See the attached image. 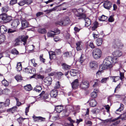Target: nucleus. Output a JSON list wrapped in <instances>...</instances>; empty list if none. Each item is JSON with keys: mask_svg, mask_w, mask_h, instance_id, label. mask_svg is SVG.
<instances>
[{"mask_svg": "<svg viewBox=\"0 0 126 126\" xmlns=\"http://www.w3.org/2000/svg\"><path fill=\"white\" fill-rule=\"evenodd\" d=\"M117 62V58L108 57L105 59L102 64L100 66V68L103 70L110 69Z\"/></svg>", "mask_w": 126, "mask_h": 126, "instance_id": "obj_1", "label": "nucleus"}, {"mask_svg": "<svg viewBox=\"0 0 126 126\" xmlns=\"http://www.w3.org/2000/svg\"><path fill=\"white\" fill-rule=\"evenodd\" d=\"M102 55L101 50L99 48H95L93 51L92 55L94 59H98L100 58Z\"/></svg>", "mask_w": 126, "mask_h": 126, "instance_id": "obj_2", "label": "nucleus"}, {"mask_svg": "<svg viewBox=\"0 0 126 126\" xmlns=\"http://www.w3.org/2000/svg\"><path fill=\"white\" fill-rule=\"evenodd\" d=\"M12 17L10 16H7L5 14H3L0 15V22H7L10 21L12 19Z\"/></svg>", "mask_w": 126, "mask_h": 126, "instance_id": "obj_3", "label": "nucleus"}, {"mask_svg": "<svg viewBox=\"0 0 126 126\" xmlns=\"http://www.w3.org/2000/svg\"><path fill=\"white\" fill-rule=\"evenodd\" d=\"M83 11V9L80 8L76 10L75 13V16L80 17V18H84L86 17V16L85 14L83 13L82 12Z\"/></svg>", "mask_w": 126, "mask_h": 126, "instance_id": "obj_4", "label": "nucleus"}, {"mask_svg": "<svg viewBox=\"0 0 126 126\" xmlns=\"http://www.w3.org/2000/svg\"><path fill=\"white\" fill-rule=\"evenodd\" d=\"M123 46V45L122 43L117 40H115L113 44V47L115 48L121 49Z\"/></svg>", "mask_w": 126, "mask_h": 126, "instance_id": "obj_5", "label": "nucleus"}, {"mask_svg": "<svg viewBox=\"0 0 126 126\" xmlns=\"http://www.w3.org/2000/svg\"><path fill=\"white\" fill-rule=\"evenodd\" d=\"M89 86V82L87 81L83 80L80 83V87L82 88L85 89L88 88Z\"/></svg>", "mask_w": 126, "mask_h": 126, "instance_id": "obj_6", "label": "nucleus"}, {"mask_svg": "<svg viewBox=\"0 0 126 126\" xmlns=\"http://www.w3.org/2000/svg\"><path fill=\"white\" fill-rule=\"evenodd\" d=\"M103 5L105 8L108 9H110L112 6L111 2L108 1H105L104 2Z\"/></svg>", "mask_w": 126, "mask_h": 126, "instance_id": "obj_7", "label": "nucleus"}, {"mask_svg": "<svg viewBox=\"0 0 126 126\" xmlns=\"http://www.w3.org/2000/svg\"><path fill=\"white\" fill-rule=\"evenodd\" d=\"M20 23L18 20L16 19L13 20L12 22L11 26L13 28H16L18 25Z\"/></svg>", "mask_w": 126, "mask_h": 126, "instance_id": "obj_8", "label": "nucleus"}, {"mask_svg": "<svg viewBox=\"0 0 126 126\" xmlns=\"http://www.w3.org/2000/svg\"><path fill=\"white\" fill-rule=\"evenodd\" d=\"M39 95L41 98H43L45 99L48 98L49 96L48 94V93H45V92L44 91H43Z\"/></svg>", "mask_w": 126, "mask_h": 126, "instance_id": "obj_9", "label": "nucleus"}, {"mask_svg": "<svg viewBox=\"0 0 126 126\" xmlns=\"http://www.w3.org/2000/svg\"><path fill=\"white\" fill-rule=\"evenodd\" d=\"M58 94V91L56 90H52L50 93L51 96L54 98L56 97Z\"/></svg>", "mask_w": 126, "mask_h": 126, "instance_id": "obj_10", "label": "nucleus"}, {"mask_svg": "<svg viewBox=\"0 0 126 126\" xmlns=\"http://www.w3.org/2000/svg\"><path fill=\"white\" fill-rule=\"evenodd\" d=\"M71 85L73 89L77 87L79 85L78 79H76L74 80L72 83Z\"/></svg>", "mask_w": 126, "mask_h": 126, "instance_id": "obj_11", "label": "nucleus"}, {"mask_svg": "<svg viewBox=\"0 0 126 126\" xmlns=\"http://www.w3.org/2000/svg\"><path fill=\"white\" fill-rule=\"evenodd\" d=\"M52 81V78L50 77H46L44 80L45 82L48 85H50L51 84Z\"/></svg>", "mask_w": 126, "mask_h": 126, "instance_id": "obj_12", "label": "nucleus"}, {"mask_svg": "<svg viewBox=\"0 0 126 126\" xmlns=\"http://www.w3.org/2000/svg\"><path fill=\"white\" fill-rule=\"evenodd\" d=\"M113 55L115 57H114L116 58L115 57H119L122 54L121 51L119 50H117L115 51L112 53Z\"/></svg>", "mask_w": 126, "mask_h": 126, "instance_id": "obj_13", "label": "nucleus"}, {"mask_svg": "<svg viewBox=\"0 0 126 126\" xmlns=\"http://www.w3.org/2000/svg\"><path fill=\"white\" fill-rule=\"evenodd\" d=\"M7 31V28L4 25H2L0 27V31L1 33H5Z\"/></svg>", "mask_w": 126, "mask_h": 126, "instance_id": "obj_14", "label": "nucleus"}, {"mask_svg": "<svg viewBox=\"0 0 126 126\" xmlns=\"http://www.w3.org/2000/svg\"><path fill=\"white\" fill-rule=\"evenodd\" d=\"M90 66L92 68H95L97 67L98 65L96 62L93 61L90 62Z\"/></svg>", "mask_w": 126, "mask_h": 126, "instance_id": "obj_15", "label": "nucleus"}, {"mask_svg": "<svg viewBox=\"0 0 126 126\" xmlns=\"http://www.w3.org/2000/svg\"><path fill=\"white\" fill-rule=\"evenodd\" d=\"M70 22V21L69 18L68 17H66L65 19L63 20V25L66 26Z\"/></svg>", "mask_w": 126, "mask_h": 126, "instance_id": "obj_16", "label": "nucleus"}, {"mask_svg": "<svg viewBox=\"0 0 126 126\" xmlns=\"http://www.w3.org/2000/svg\"><path fill=\"white\" fill-rule=\"evenodd\" d=\"M28 36H24V35L21 36L20 38L21 40L24 42L23 44L24 45H25L26 43V42L27 39L28 38Z\"/></svg>", "mask_w": 126, "mask_h": 126, "instance_id": "obj_17", "label": "nucleus"}, {"mask_svg": "<svg viewBox=\"0 0 126 126\" xmlns=\"http://www.w3.org/2000/svg\"><path fill=\"white\" fill-rule=\"evenodd\" d=\"M118 119L115 118L114 119H112V118H109L105 120H102L103 121V122L104 123H108L109 122H113L117 120Z\"/></svg>", "mask_w": 126, "mask_h": 126, "instance_id": "obj_18", "label": "nucleus"}, {"mask_svg": "<svg viewBox=\"0 0 126 126\" xmlns=\"http://www.w3.org/2000/svg\"><path fill=\"white\" fill-rule=\"evenodd\" d=\"M83 18L85 21V26L88 27L91 24V20L89 18L85 17Z\"/></svg>", "mask_w": 126, "mask_h": 126, "instance_id": "obj_19", "label": "nucleus"}, {"mask_svg": "<svg viewBox=\"0 0 126 126\" xmlns=\"http://www.w3.org/2000/svg\"><path fill=\"white\" fill-rule=\"evenodd\" d=\"M55 109L57 112L60 113L63 110V107L61 106H57L55 107Z\"/></svg>", "mask_w": 126, "mask_h": 126, "instance_id": "obj_20", "label": "nucleus"}, {"mask_svg": "<svg viewBox=\"0 0 126 126\" xmlns=\"http://www.w3.org/2000/svg\"><path fill=\"white\" fill-rule=\"evenodd\" d=\"M17 108L16 107H13L11 108L8 109L7 111L8 112L13 113L16 110Z\"/></svg>", "mask_w": 126, "mask_h": 126, "instance_id": "obj_21", "label": "nucleus"}, {"mask_svg": "<svg viewBox=\"0 0 126 126\" xmlns=\"http://www.w3.org/2000/svg\"><path fill=\"white\" fill-rule=\"evenodd\" d=\"M22 26L24 28H26L28 27L29 25L28 22L25 20H22L21 21Z\"/></svg>", "mask_w": 126, "mask_h": 126, "instance_id": "obj_22", "label": "nucleus"}, {"mask_svg": "<svg viewBox=\"0 0 126 126\" xmlns=\"http://www.w3.org/2000/svg\"><path fill=\"white\" fill-rule=\"evenodd\" d=\"M97 104L96 101L94 99H92L91 100L90 102V105L92 107L95 106Z\"/></svg>", "mask_w": 126, "mask_h": 126, "instance_id": "obj_23", "label": "nucleus"}, {"mask_svg": "<svg viewBox=\"0 0 126 126\" xmlns=\"http://www.w3.org/2000/svg\"><path fill=\"white\" fill-rule=\"evenodd\" d=\"M78 72V71L77 70L74 69H72L69 72V73L71 76H76Z\"/></svg>", "mask_w": 126, "mask_h": 126, "instance_id": "obj_24", "label": "nucleus"}, {"mask_svg": "<svg viewBox=\"0 0 126 126\" xmlns=\"http://www.w3.org/2000/svg\"><path fill=\"white\" fill-rule=\"evenodd\" d=\"M62 65L63 68L65 70H68L71 68V66L68 65L65 63L62 64Z\"/></svg>", "mask_w": 126, "mask_h": 126, "instance_id": "obj_25", "label": "nucleus"}, {"mask_svg": "<svg viewBox=\"0 0 126 126\" xmlns=\"http://www.w3.org/2000/svg\"><path fill=\"white\" fill-rule=\"evenodd\" d=\"M31 78H34L36 79H43L44 78V77L43 76L41 75H40L36 74L35 75L32 76Z\"/></svg>", "mask_w": 126, "mask_h": 126, "instance_id": "obj_26", "label": "nucleus"}, {"mask_svg": "<svg viewBox=\"0 0 126 126\" xmlns=\"http://www.w3.org/2000/svg\"><path fill=\"white\" fill-rule=\"evenodd\" d=\"M102 41L103 40L102 38H99L97 39L96 40L97 45L98 46L101 45L102 44Z\"/></svg>", "mask_w": 126, "mask_h": 126, "instance_id": "obj_27", "label": "nucleus"}, {"mask_svg": "<svg viewBox=\"0 0 126 126\" xmlns=\"http://www.w3.org/2000/svg\"><path fill=\"white\" fill-rule=\"evenodd\" d=\"M16 68L17 71H20L22 70V65L20 63H17Z\"/></svg>", "mask_w": 126, "mask_h": 126, "instance_id": "obj_28", "label": "nucleus"}, {"mask_svg": "<svg viewBox=\"0 0 126 126\" xmlns=\"http://www.w3.org/2000/svg\"><path fill=\"white\" fill-rule=\"evenodd\" d=\"M67 119L70 122V124L68 125V126H74L73 123L75 122V121L72 120L70 117L68 118Z\"/></svg>", "mask_w": 126, "mask_h": 126, "instance_id": "obj_29", "label": "nucleus"}, {"mask_svg": "<svg viewBox=\"0 0 126 126\" xmlns=\"http://www.w3.org/2000/svg\"><path fill=\"white\" fill-rule=\"evenodd\" d=\"M63 55L65 57H69L72 56V53L71 52H67L64 53L63 54Z\"/></svg>", "mask_w": 126, "mask_h": 126, "instance_id": "obj_30", "label": "nucleus"}, {"mask_svg": "<svg viewBox=\"0 0 126 126\" xmlns=\"http://www.w3.org/2000/svg\"><path fill=\"white\" fill-rule=\"evenodd\" d=\"M9 10L8 6H6L2 7L1 9V11L2 12L5 13L7 12Z\"/></svg>", "mask_w": 126, "mask_h": 126, "instance_id": "obj_31", "label": "nucleus"}, {"mask_svg": "<svg viewBox=\"0 0 126 126\" xmlns=\"http://www.w3.org/2000/svg\"><path fill=\"white\" fill-rule=\"evenodd\" d=\"M80 45L81 42H78L76 43V49L77 50L79 51L81 50Z\"/></svg>", "mask_w": 126, "mask_h": 126, "instance_id": "obj_32", "label": "nucleus"}, {"mask_svg": "<svg viewBox=\"0 0 126 126\" xmlns=\"http://www.w3.org/2000/svg\"><path fill=\"white\" fill-rule=\"evenodd\" d=\"M24 88L27 91H30L32 90V88L30 84H28L24 86Z\"/></svg>", "mask_w": 126, "mask_h": 126, "instance_id": "obj_33", "label": "nucleus"}, {"mask_svg": "<svg viewBox=\"0 0 126 126\" xmlns=\"http://www.w3.org/2000/svg\"><path fill=\"white\" fill-rule=\"evenodd\" d=\"M124 105L123 104H120V106L119 108L115 112V113H116L117 114H119V113L117 112L118 111H121L123 110L124 109V107H123Z\"/></svg>", "mask_w": 126, "mask_h": 126, "instance_id": "obj_34", "label": "nucleus"}, {"mask_svg": "<svg viewBox=\"0 0 126 126\" xmlns=\"http://www.w3.org/2000/svg\"><path fill=\"white\" fill-rule=\"evenodd\" d=\"M10 99H7L6 100L5 102H4V106L6 107L10 105Z\"/></svg>", "mask_w": 126, "mask_h": 126, "instance_id": "obj_35", "label": "nucleus"}, {"mask_svg": "<svg viewBox=\"0 0 126 126\" xmlns=\"http://www.w3.org/2000/svg\"><path fill=\"white\" fill-rule=\"evenodd\" d=\"M42 89V88L41 86H39L38 87H37L34 88V90L36 92H40Z\"/></svg>", "mask_w": 126, "mask_h": 126, "instance_id": "obj_36", "label": "nucleus"}, {"mask_svg": "<svg viewBox=\"0 0 126 126\" xmlns=\"http://www.w3.org/2000/svg\"><path fill=\"white\" fill-rule=\"evenodd\" d=\"M38 32L41 33H45L46 32V30L44 29H42L41 28H39L38 29Z\"/></svg>", "mask_w": 126, "mask_h": 126, "instance_id": "obj_37", "label": "nucleus"}, {"mask_svg": "<svg viewBox=\"0 0 126 126\" xmlns=\"http://www.w3.org/2000/svg\"><path fill=\"white\" fill-rule=\"evenodd\" d=\"M47 35L48 37H54L55 35L53 31H51L48 32L47 33Z\"/></svg>", "mask_w": 126, "mask_h": 126, "instance_id": "obj_38", "label": "nucleus"}, {"mask_svg": "<svg viewBox=\"0 0 126 126\" xmlns=\"http://www.w3.org/2000/svg\"><path fill=\"white\" fill-rule=\"evenodd\" d=\"M107 17L104 15H103L99 19L100 21H105L107 19Z\"/></svg>", "mask_w": 126, "mask_h": 126, "instance_id": "obj_39", "label": "nucleus"}, {"mask_svg": "<svg viewBox=\"0 0 126 126\" xmlns=\"http://www.w3.org/2000/svg\"><path fill=\"white\" fill-rule=\"evenodd\" d=\"M35 59H33L30 60V61L33 64V65L34 67H36L37 66V64L35 63Z\"/></svg>", "mask_w": 126, "mask_h": 126, "instance_id": "obj_40", "label": "nucleus"}, {"mask_svg": "<svg viewBox=\"0 0 126 126\" xmlns=\"http://www.w3.org/2000/svg\"><path fill=\"white\" fill-rule=\"evenodd\" d=\"M84 56L83 55H82L80 57V59L79 60V61L80 63H83L85 59V58L84 57Z\"/></svg>", "mask_w": 126, "mask_h": 126, "instance_id": "obj_41", "label": "nucleus"}, {"mask_svg": "<svg viewBox=\"0 0 126 126\" xmlns=\"http://www.w3.org/2000/svg\"><path fill=\"white\" fill-rule=\"evenodd\" d=\"M120 118L122 120H126V112L124 113L120 116Z\"/></svg>", "mask_w": 126, "mask_h": 126, "instance_id": "obj_42", "label": "nucleus"}, {"mask_svg": "<svg viewBox=\"0 0 126 126\" xmlns=\"http://www.w3.org/2000/svg\"><path fill=\"white\" fill-rule=\"evenodd\" d=\"M2 83L5 86H7L9 84V82L5 79L3 80Z\"/></svg>", "mask_w": 126, "mask_h": 126, "instance_id": "obj_43", "label": "nucleus"}, {"mask_svg": "<svg viewBox=\"0 0 126 126\" xmlns=\"http://www.w3.org/2000/svg\"><path fill=\"white\" fill-rule=\"evenodd\" d=\"M92 112L93 114H97L100 111V110L96 108H95L92 110Z\"/></svg>", "mask_w": 126, "mask_h": 126, "instance_id": "obj_44", "label": "nucleus"}, {"mask_svg": "<svg viewBox=\"0 0 126 126\" xmlns=\"http://www.w3.org/2000/svg\"><path fill=\"white\" fill-rule=\"evenodd\" d=\"M55 53L54 52L52 51H51L49 52V57L50 59H52L53 57V56L55 55Z\"/></svg>", "mask_w": 126, "mask_h": 126, "instance_id": "obj_45", "label": "nucleus"}, {"mask_svg": "<svg viewBox=\"0 0 126 126\" xmlns=\"http://www.w3.org/2000/svg\"><path fill=\"white\" fill-rule=\"evenodd\" d=\"M40 116L37 117L35 116H33V120L35 121H37L39 122Z\"/></svg>", "mask_w": 126, "mask_h": 126, "instance_id": "obj_46", "label": "nucleus"}, {"mask_svg": "<svg viewBox=\"0 0 126 126\" xmlns=\"http://www.w3.org/2000/svg\"><path fill=\"white\" fill-rule=\"evenodd\" d=\"M60 85L59 81H57L56 82L55 85L54 87V88L55 89H57L59 88L60 87Z\"/></svg>", "mask_w": 126, "mask_h": 126, "instance_id": "obj_47", "label": "nucleus"}, {"mask_svg": "<svg viewBox=\"0 0 126 126\" xmlns=\"http://www.w3.org/2000/svg\"><path fill=\"white\" fill-rule=\"evenodd\" d=\"M25 71L28 73H30V74H32L33 73L32 70L31 69H29L26 68H25Z\"/></svg>", "mask_w": 126, "mask_h": 126, "instance_id": "obj_48", "label": "nucleus"}, {"mask_svg": "<svg viewBox=\"0 0 126 126\" xmlns=\"http://www.w3.org/2000/svg\"><path fill=\"white\" fill-rule=\"evenodd\" d=\"M15 78L17 81H20V80H21L22 79L20 75L16 76L15 77Z\"/></svg>", "mask_w": 126, "mask_h": 126, "instance_id": "obj_49", "label": "nucleus"}, {"mask_svg": "<svg viewBox=\"0 0 126 126\" xmlns=\"http://www.w3.org/2000/svg\"><path fill=\"white\" fill-rule=\"evenodd\" d=\"M91 95L92 97L95 98L97 96V94L94 92H93L91 93Z\"/></svg>", "mask_w": 126, "mask_h": 126, "instance_id": "obj_50", "label": "nucleus"}, {"mask_svg": "<svg viewBox=\"0 0 126 126\" xmlns=\"http://www.w3.org/2000/svg\"><path fill=\"white\" fill-rule=\"evenodd\" d=\"M43 54H41L39 57V59L40 61L44 63L45 62V59L43 57Z\"/></svg>", "mask_w": 126, "mask_h": 126, "instance_id": "obj_51", "label": "nucleus"}, {"mask_svg": "<svg viewBox=\"0 0 126 126\" xmlns=\"http://www.w3.org/2000/svg\"><path fill=\"white\" fill-rule=\"evenodd\" d=\"M109 79L108 78H103L101 80V82L102 83L106 82L107 80Z\"/></svg>", "mask_w": 126, "mask_h": 126, "instance_id": "obj_52", "label": "nucleus"}, {"mask_svg": "<svg viewBox=\"0 0 126 126\" xmlns=\"http://www.w3.org/2000/svg\"><path fill=\"white\" fill-rule=\"evenodd\" d=\"M24 1L26 4L28 5L31 4L33 2L32 0H24Z\"/></svg>", "mask_w": 126, "mask_h": 126, "instance_id": "obj_53", "label": "nucleus"}, {"mask_svg": "<svg viewBox=\"0 0 126 126\" xmlns=\"http://www.w3.org/2000/svg\"><path fill=\"white\" fill-rule=\"evenodd\" d=\"M114 19L113 18V16H110L108 19L109 21L110 22H112L114 21Z\"/></svg>", "mask_w": 126, "mask_h": 126, "instance_id": "obj_54", "label": "nucleus"}, {"mask_svg": "<svg viewBox=\"0 0 126 126\" xmlns=\"http://www.w3.org/2000/svg\"><path fill=\"white\" fill-rule=\"evenodd\" d=\"M17 2V0H11L10 1V4L11 5H13L16 3Z\"/></svg>", "mask_w": 126, "mask_h": 126, "instance_id": "obj_55", "label": "nucleus"}, {"mask_svg": "<svg viewBox=\"0 0 126 126\" xmlns=\"http://www.w3.org/2000/svg\"><path fill=\"white\" fill-rule=\"evenodd\" d=\"M16 31V30H13L11 29H9L8 30V33H12Z\"/></svg>", "mask_w": 126, "mask_h": 126, "instance_id": "obj_56", "label": "nucleus"}, {"mask_svg": "<svg viewBox=\"0 0 126 126\" xmlns=\"http://www.w3.org/2000/svg\"><path fill=\"white\" fill-rule=\"evenodd\" d=\"M25 4H26V3L24 1V0H23V1H20L18 3V4L20 6H22Z\"/></svg>", "mask_w": 126, "mask_h": 126, "instance_id": "obj_57", "label": "nucleus"}, {"mask_svg": "<svg viewBox=\"0 0 126 126\" xmlns=\"http://www.w3.org/2000/svg\"><path fill=\"white\" fill-rule=\"evenodd\" d=\"M89 46L92 48H94L95 47L94 46L93 42H90L89 45Z\"/></svg>", "mask_w": 126, "mask_h": 126, "instance_id": "obj_58", "label": "nucleus"}, {"mask_svg": "<svg viewBox=\"0 0 126 126\" xmlns=\"http://www.w3.org/2000/svg\"><path fill=\"white\" fill-rule=\"evenodd\" d=\"M54 10V8H53L52 9L47 10L45 11V12L47 13H50Z\"/></svg>", "mask_w": 126, "mask_h": 126, "instance_id": "obj_59", "label": "nucleus"}, {"mask_svg": "<svg viewBox=\"0 0 126 126\" xmlns=\"http://www.w3.org/2000/svg\"><path fill=\"white\" fill-rule=\"evenodd\" d=\"M5 39L4 36H3V37H1V36H0V42L1 43L4 41Z\"/></svg>", "mask_w": 126, "mask_h": 126, "instance_id": "obj_60", "label": "nucleus"}, {"mask_svg": "<svg viewBox=\"0 0 126 126\" xmlns=\"http://www.w3.org/2000/svg\"><path fill=\"white\" fill-rule=\"evenodd\" d=\"M56 24L60 25H63V20H61L57 22Z\"/></svg>", "mask_w": 126, "mask_h": 126, "instance_id": "obj_61", "label": "nucleus"}, {"mask_svg": "<svg viewBox=\"0 0 126 126\" xmlns=\"http://www.w3.org/2000/svg\"><path fill=\"white\" fill-rule=\"evenodd\" d=\"M85 123L86 124L89 125V126H90L92 125V122L90 121H87L86 120H85Z\"/></svg>", "mask_w": 126, "mask_h": 126, "instance_id": "obj_62", "label": "nucleus"}, {"mask_svg": "<svg viewBox=\"0 0 126 126\" xmlns=\"http://www.w3.org/2000/svg\"><path fill=\"white\" fill-rule=\"evenodd\" d=\"M54 33V35L58 34L60 33V31L58 30H54V31H53Z\"/></svg>", "mask_w": 126, "mask_h": 126, "instance_id": "obj_63", "label": "nucleus"}, {"mask_svg": "<svg viewBox=\"0 0 126 126\" xmlns=\"http://www.w3.org/2000/svg\"><path fill=\"white\" fill-rule=\"evenodd\" d=\"M16 105L17 106H19L21 104V103L19 101V99H18L16 98Z\"/></svg>", "mask_w": 126, "mask_h": 126, "instance_id": "obj_64", "label": "nucleus"}]
</instances>
